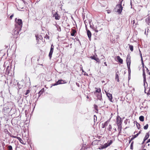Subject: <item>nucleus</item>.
<instances>
[{
  "mask_svg": "<svg viewBox=\"0 0 150 150\" xmlns=\"http://www.w3.org/2000/svg\"><path fill=\"white\" fill-rule=\"evenodd\" d=\"M131 57L129 54H128L127 56V68L129 71L130 70V67L131 64Z\"/></svg>",
  "mask_w": 150,
  "mask_h": 150,
  "instance_id": "nucleus-3",
  "label": "nucleus"
},
{
  "mask_svg": "<svg viewBox=\"0 0 150 150\" xmlns=\"http://www.w3.org/2000/svg\"><path fill=\"white\" fill-rule=\"evenodd\" d=\"M87 30V35L90 41L91 40V33L90 31L88 30Z\"/></svg>",
  "mask_w": 150,
  "mask_h": 150,
  "instance_id": "nucleus-11",
  "label": "nucleus"
},
{
  "mask_svg": "<svg viewBox=\"0 0 150 150\" xmlns=\"http://www.w3.org/2000/svg\"><path fill=\"white\" fill-rule=\"evenodd\" d=\"M90 27H91V28H92V29H94L95 28L94 27H93V25H90Z\"/></svg>",
  "mask_w": 150,
  "mask_h": 150,
  "instance_id": "nucleus-39",
  "label": "nucleus"
},
{
  "mask_svg": "<svg viewBox=\"0 0 150 150\" xmlns=\"http://www.w3.org/2000/svg\"><path fill=\"white\" fill-rule=\"evenodd\" d=\"M14 16V14H12L10 16V18L11 19H12V17L13 16Z\"/></svg>",
  "mask_w": 150,
  "mask_h": 150,
  "instance_id": "nucleus-42",
  "label": "nucleus"
},
{
  "mask_svg": "<svg viewBox=\"0 0 150 150\" xmlns=\"http://www.w3.org/2000/svg\"><path fill=\"white\" fill-rule=\"evenodd\" d=\"M45 38L47 39H49V37L48 35H46V36L45 37Z\"/></svg>",
  "mask_w": 150,
  "mask_h": 150,
  "instance_id": "nucleus-37",
  "label": "nucleus"
},
{
  "mask_svg": "<svg viewBox=\"0 0 150 150\" xmlns=\"http://www.w3.org/2000/svg\"><path fill=\"white\" fill-rule=\"evenodd\" d=\"M142 108H143V107L142 106H141V108H141V109H142Z\"/></svg>",
  "mask_w": 150,
  "mask_h": 150,
  "instance_id": "nucleus-63",
  "label": "nucleus"
},
{
  "mask_svg": "<svg viewBox=\"0 0 150 150\" xmlns=\"http://www.w3.org/2000/svg\"><path fill=\"white\" fill-rule=\"evenodd\" d=\"M137 127L138 129L140 128V125L137 123L136 124Z\"/></svg>",
  "mask_w": 150,
  "mask_h": 150,
  "instance_id": "nucleus-36",
  "label": "nucleus"
},
{
  "mask_svg": "<svg viewBox=\"0 0 150 150\" xmlns=\"http://www.w3.org/2000/svg\"><path fill=\"white\" fill-rule=\"evenodd\" d=\"M105 91L106 93V95L107 97L108 98L109 100L111 102H112V95L110 93H109L107 92L106 91Z\"/></svg>",
  "mask_w": 150,
  "mask_h": 150,
  "instance_id": "nucleus-8",
  "label": "nucleus"
},
{
  "mask_svg": "<svg viewBox=\"0 0 150 150\" xmlns=\"http://www.w3.org/2000/svg\"><path fill=\"white\" fill-rule=\"evenodd\" d=\"M117 126H118V130L120 132L121 131L122 126L121 125H117Z\"/></svg>",
  "mask_w": 150,
  "mask_h": 150,
  "instance_id": "nucleus-23",
  "label": "nucleus"
},
{
  "mask_svg": "<svg viewBox=\"0 0 150 150\" xmlns=\"http://www.w3.org/2000/svg\"><path fill=\"white\" fill-rule=\"evenodd\" d=\"M94 107L95 109L96 110V112L97 113L98 111V107L97 105H94Z\"/></svg>",
  "mask_w": 150,
  "mask_h": 150,
  "instance_id": "nucleus-22",
  "label": "nucleus"
},
{
  "mask_svg": "<svg viewBox=\"0 0 150 150\" xmlns=\"http://www.w3.org/2000/svg\"><path fill=\"white\" fill-rule=\"evenodd\" d=\"M128 71L129 72V71ZM130 72H131V71H130V70H129V74Z\"/></svg>",
  "mask_w": 150,
  "mask_h": 150,
  "instance_id": "nucleus-59",
  "label": "nucleus"
},
{
  "mask_svg": "<svg viewBox=\"0 0 150 150\" xmlns=\"http://www.w3.org/2000/svg\"><path fill=\"white\" fill-rule=\"evenodd\" d=\"M119 72L117 71L115 75V79L117 80V81L118 82L119 81L118 76Z\"/></svg>",
  "mask_w": 150,
  "mask_h": 150,
  "instance_id": "nucleus-17",
  "label": "nucleus"
},
{
  "mask_svg": "<svg viewBox=\"0 0 150 150\" xmlns=\"http://www.w3.org/2000/svg\"><path fill=\"white\" fill-rule=\"evenodd\" d=\"M148 80H149V81H150V76H149L148 78Z\"/></svg>",
  "mask_w": 150,
  "mask_h": 150,
  "instance_id": "nucleus-55",
  "label": "nucleus"
},
{
  "mask_svg": "<svg viewBox=\"0 0 150 150\" xmlns=\"http://www.w3.org/2000/svg\"><path fill=\"white\" fill-rule=\"evenodd\" d=\"M76 84L77 86H78L79 87H80V86L79 84L78 83H76Z\"/></svg>",
  "mask_w": 150,
  "mask_h": 150,
  "instance_id": "nucleus-48",
  "label": "nucleus"
},
{
  "mask_svg": "<svg viewBox=\"0 0 150 150\" xmlns=\"http://www.w3.org/2000/svg\"><path fill=\"white\" fill-rule=\"evenodd\" d=\"M123 0H119V1L120 2V4H122V2L123 1Z\"/></svg>",
  "mask_w": 150,
  "mask_h": 150,
  "instance_id": "nucleus-51",
  "label": "nucleus"
},
{
  "mask_svg": "<svg viewBox=\"0 0 150 150\" xmlns=\"http://www.w3.org/2000/svg\"><path fill=\"white\" fill-rule=\"evenodd\" d=\"M76 32V31L74 29L72 30V32L71 33V35L72 36H74L75 35V33Z\"/></svg>",
  "mask_w": 150,
  "mask_h": 150,
  "instance_id": "nucleus-18",
  "label": "nucleus"
},
{
  "mask_svg": "<svg viewBox=\"0 0 150 150\" xmlns=\"http://www.w3.org/2000/svg\"><path fill=\"white\" fill-rule=\"evenodd\" d=\"M148 127V125L147 124L144 127V129H147Z\"/></svg>",
  "mask_w": 150,
  "mask_h": 150,
  "instance_id": "nucleus-24",
  "label": "nucleus"
},
{
  "mask_svg": "<svg viewBox=\"0 0 150 150\" xmlns=\"http://www.w3.org/2000/svg\"><path fill=\"white\" fill-rule=\"evenodd\" d=\"M149 132L147 133H146V134L144 138L143 141L142 143V144H143L145 142V141L149 137Z\"/></svg>",
  "mask_w": 150,
  "mask_h": 150,
  "instance_id": "nucleus-10",
  "label": "nucleus"
},
{
  "mask_svg": "<svg viewBox=\"0 0 150 150\" xmlns=\"http://www.w3.org/2000/svg\"><path fill=\"white\" fill-rule=\"evenodd\" d=\"M64 81L62 80H59L56 83L53 85V86H55L59 84H62L64 83Z\"/></svg>",
  "mask_w": 150,
  "mask_h": 150,
  "instance_id": "nucleus-9",
  "label": "nucleus"
},
{
  "mask_svg": "<svg viewBox=\"0 0 150 150\" xmlns=\"http://www.w3.org/2000/svg\"><path fill=\"white\" fill-rule=\"evenodd\" d=\"M53 16L55 17V19L57 20H59L60 18V16H58V14L57 12L53 14Z\"/></svg>",
  "mask_w": 150,
  "mask_h": 150,
  "instance_id": "nucleus-12",
  "label": "nucleus"
},
{
  "mask_svg": "<svg viewBox=\"0 0 150 150\" xmlns=\"http://www.w3.org/2000/svg\"><path fill=\"white\" fill-rule=\"evenodd\" d=\"M4 132L6 134H8L9 133L8 130L6 129H5L4 130Z\"/></svg>",
  "mask_w": 150,
  "mask_h": 150,
  "instance_id": "nucleus-35",
  "label": "nucleus"
},
{
  "mask_svg": "<svg viewBox=\"0 0 150 150\" xmlns=\"http://www.w3.org/2000/svg\"><path fill=\"white\" fill-rule=\"evenodd\" d=\"M90 58L91 59H94L95 60V59L96 58V57L95 56H91V57H90Z\"/></svg>",
  "mask_w": 150,
  "mask_h": 150,
  "instance_id": "nucleus-31",
  "label": "nucleus"
},
{
  "mask_svg": "<svg viewBox=\"0 0 150 150\" xmlns=\"http://www.w3.org/2000/svg\"><path fill=\"white\" fill-rule=\"evenodd\" d=\"M104 64L106 66H107V64L105 62L104 63Z\"/></svg>",
  "mask_w": 150,
  "mask_h": 150,
  "instance_id": "nucleus-56",
  "label": "nucleus"
},
{
  "mask_svg": "<svg viewBox=\"0 0 150 150\" xmlns=\"http://www.w3.org/2000/svg\"><path fill=\"white\" fill-rule=\"evenodd\" d=\"M139 54H140V57H141V59L142 58V53H141V51L139 49Z\"/></svg>",
  "mask_w": 150,
  "mask_h": 150,
  "instance_id": "nucleus-32",
  "label": "nucleus"
},
{
  "mask_svg": "<svg viewBox=\"0 0 150 150\" xmlns=\"http://www.w3.org/2000/svg\"><path fill=\"white\" fill-rule=\"evenodd\" d=\"M29 92V90H27L26 91V93H25V95H27L28 93Z\"/></svg>",
  "mask_w": 150,
  "mask_h": 150,
  "instance_id": "nucleus-41",
  "label": "nucleus"
},
{
  "mask_svg": "<svg viewBox=\"0 0 150 150\" xmlns=\"http://www.w3.org/2000/svg\"><path fill=\"white\" fill-rule=\"evenodd\" d=\"M112 143V140H110V141L108 143L109 146Z\"/></svg>",
  "mask_w": 150,
  "mask_h": 150,
  "instance_id": "nucleus-40",
  "label": "nucleus"
},
{
  "mask_svg": "<svg viewBox=\"0 0 150 150\" xmlns=\"http://www.w3.org/2000/svg\"><path fill=\"white\" fill-rule=\"evenodd\" d=\"M116 8H117V12L118 13H121L122 10V6L121 4H119L117 5L116 6Z\"/></svg>",
  "mask_w": 150,
  "mask_h": 150,
  "instance_id": "nucleus-4",
  "label": "nucleus"
},
{
  "mask_svg": "<svg viewBox=\"0 0 150 150\" xmlns=\"http://www.w3.org/2000/svg\"><path fill=\"white\" fill-rule=\"evenodd\" d=\"M130 5L131 6V8H132V3L131 0H130Z\"/></svg>",
  "mask_w": 150,
  "mask_h": 150,
  "instance_id": "nucleus-46",
  "label": "nucleus"
},
{
  "mask_svg": "<svg viewBox=\"0 0 150 150\" xmlns=\"http://www.w3.org/2000/svg\"><path fill=\"white\" fill-rule=\"evenodd\" d=\"M144 71H145V70L144 68H143V72Z\"/></svg>",
  "mask_w": 150,
  "mask_h": 150,
  "instance_id": "nucleus-57",
  "label": "nucleus"
},
{
  "mask_svg": "<svg viewBox=\"0 0 150 150\" xmlns=\"http://www.w3.org/2000/svg\"><path fill=\"white\" fill-rule=\"evenodd\" d=\"M17 139L19 141V142L21 143L24 145L25 144V142H24L23 141L20 137H17Z\"/></svg>",
  "mask_w": 150,
  "mask_h": 150,
  "instance_id": "nucleus-16",
  "label": "nucleus"
},
{
  "mask_svg": "<svg viewBox=\"0 0 150 150\" xmlns=\"http://www.w3.org/2000/svg\"><path fill=\"white\" fill-rule=\"evenodd\" d=\"M117 59L120 63L122 64L123 63V60L120 58L119 56H117Z\"/></svg>",
  "mask_w": 150,
  "mask_h": 150,
  "instance_id": "nucleus-14",
  "label": "nucleus"
},
{
  "mask_svg": "<svg viewBox=\"0 0 150 150\" xmlns=\"http://www.w3.org/2000/svg\"><path fill=\"white\" fill-rule=\"evenodd\" d=\"M96 92H97L100 93L99 94V95H98L97 96V98L99 100H101L102 99V97L101 96V93H100L101 92V90L100 88H96Z\"/></svg>",
  "mask_w": 150,
  "mask_h": 150,
  "instance_id": "nucleus-5",
  "label": "nucleus"
},
{
  "mask_svg": "<svg viewBox=\"0 0 150 150\" xmlns=\"http://www.w3.org/2000/svg\"><path fill=\"white\" fill-rule=\"evenodd\" d=\"M104 146V147L106 148H107V147H108V146H109V145H108V143H105V144L104 145H103Z\"/></svg>",
  "mask_w": 150,
  "mask_h": 150,
  "instance_id": "nucleus-28",
  "label": "nucleus"
},
{
  "mask_svg": "<svg viewBox=\"0 0 150 150\" xmlns=\"http://www.w3.org/2000/svg\"><path fill=\"white\" fill-rule=\"evenodd\" d=\"M116 122L117 125H121L122 123L121 118L119 116L117 117Z\"/></svg>",
  "mask_w": 150,
  "mask_h": 150,
  "instance_id": "nucleus-7",
  "label": "nucleus"
},
{
  "mask_svg": "<svg viewBox=\"0 0 150 150\" xmlns=\"http://www.w3.org/2000/svg\"><path fill=\"white\" fill-rule=\"evenodd\" d=\"M134 138H134V137H132L131 138V140H133Z\"/></svg>",
  "mask_w": 150,
  "mask_h": 150,
  "instance_id": "nucleus-50",
  "label": "nucleus"
},
{
  "mask_svg": "<svg viewBox=\"0 0 150 150\" xmlns=\"http://www.w3.org/2000/svg\"><path fill=\"white\" fill-rule=\"evenodd\" d=\"M11 137H12L13 138H17V137H16L15 136H11Z\"/></svg>",
  "mask_w": 150,
  "mask_h": 150,
  "instance_id": "nucleus-49",
  "label": "nucleus"
},
{
  "mask_svg": "<svg viewBox=\"0 0 150 150\" xmlns=\"http://www.w3.org/2000/svg\"><path fill=\"white\" fill-rule=\"evenodd\" d=\"M89 24L90 25H91V20H89Z\"/></svg>",
  "mask_w": 150,
  "mask_h": 150,
  "instance_id": "nucleus-44",
  "label": "nucleus"
},
{
  "mask_svg": "<svg viewBox=\"0 0 150 150\" xmlns=\"http://www.w3.org/2000/svg\"><path fill=\"white\" fill-rule=\"evenodd\" d=\"M95 60H96L97 62H100V59L98 58H96Z\"/></svg>",
  "mask_w": 150,
  "mask_h": 150,
  "instance_id": "nucleus-34",
  "label": "nucleus"
},
{
  "mask_svg": "<svg viewBox=\"0 0 150 150\" xmlns=\"http://www.w3.org/2000/svg\"><path fill=\"white\" fill-rule=\"evenodd\" d=\"M145 21L148 25H149V24L150 23V17L149 16L146 19Z\"/></svg>",
  "mask_w": 150,
  "mask_h": 150,
  "instance_id": "nucleus-15",
  "label": "nucleus"
},
{
  "mask_svg": "<svg viewBox=\"0 0 150 150\" xmlns=\"http://www.w3.org/2000/svg\"><path fill=\"white\" fill-rule=\"evenodd\" d=\"M143 150H146V149H144Z\"/></svg>",
  "mask_w": 150,
  "mask_h": 150,
  "instance_id": "nucleus-64",
  "label": "nucleus"
},
{
  "mask_svg": "<svg viewBox=\"0 0 150 150\" xmlns=\"http://www.w3.org/2000/svg\"><path fill=\"white\" fill-rule=\"evenodd\" d=\"M145 68H146L147 73L149 74V75H150V72L149 71L148 68L146 67H145Z\"/></svg>",
  "mask_w": 150,
  "mask_h": 150,
  "instance_id": "nucleus-27",
  "label": "nucleus"
},
{
  "mask_svg": "<svg viewBox=\"0 0 150 150\" xmlns=\"http://www.w3.org/2000/svg\"><path fill=\"white\" fill-rule=\"evenodd\" d=\"M104 82H105V81H102V83H104Z\"/></svg>",
  "mask_w": 150,
  "mask_h": 150,
  "instance_id": "nucleus-62",
  "label": "nucleus"
},
{
  "mask_svg": "<svg viewBox=\"0 0 150 150\" xmlns=\"http://www.w3.org/2000/svg\"><path fill=\"white\" fill-rule=\"evenodd\" d=\"M35 37L37 40H42V36L40 35H35Z\"/></svg>",
  "mask_w": 150,
  "mask_h": 150,
  "instance_id": "nucleus-13",
  "label": "nucleus"
},
{
  "mask_svg": "<svg viewBox=\"0 0 150 150\" xmlns=\"http://www.w3.org/2000/svg\"><path fill=\"white\" fill-rule=\"evenodd\" d=\"M129 45V48L131 52H132L133 50V45Z\"/></svg>",
  "mask_w": 150,
  "mask_h": 150,
  "instance_id": "nucleus-20",
  "label": "nucleus"
},
{
  "mask_svg": "<svg viewBox=\"0 0 150 150\" xmlns=\"http://www.w3.org/2000/svg\"><path fill=\"white\" fill-rule=\"evenodd\" d=\"M112 129V126L111 125H110L109 126L108 130L110 131L111 129Z\"/></svg>",
  "mask_w": 150,
  "mask_h": 150,
  "instance_id": "nucleus-38",
  "label": "nucleus"
},
{
  "mask_svg": "<svg viewBox=\"0 0 150 150\" xmlns=\"http://www.w3.org/2000/svg\"><path fill=\"white\" fill-rule=\"evenodd\" d=\"M8 150H13L12 147L11 145L8 146Z\"/></svg>",
  "mask_w": 150,
  "mask_h": 150,
  "instance_id": "nucleus-25",
  "label": "nucleus"
},
{
  "mask_svg": "<svg viewBox=\"0 0 150 150\" xmlns=\"http://www.w3.org/2000/svg\"><path fill=\"white\" fill-rule=\"evenodd\" d=\"M9 66H7L6 68V73H7L8 74L9 73Z\"/></svg>",
  "mask_w": 150,
  "mask_h": 150,
  "instance_id": "nucleus-29",
  "label": "nucleus"
},
{
  "mask_svg": "<svg viewBox=\"0 0 150 150\" xmlns=\"http://www.w3.org/2000/svg\"><path fill=\"white\" fill-rule=\"evenodd\" d=\"M85 25H86V30L87 29V26H86V23H85Z\"/></svg>",
  "mask_w": 150,
  "mask_h": 150,
  "instance_id": "nucleus-60",
  "label": "nucleus"
},
{
  "mask_svg": "<svg viewBox=\"0 0 150 150\" xmlns=\"http://www.w3.org/2000/svg\"><path fill=\"white\" fill-rule=\"evenodd\" d=\"M43 93V91H42V90L40 91L39 92V97Z\"/></svg>",
  "mask_w": 150,
  "mask_h": 150,
  "instance_id": "nucleus-33",
  "label": "nucleus"
},
{
  "mask_svg": "<svg viewBox=\"0 0 150 150\" xmlns=\"http://www.w3.org/2000/svg\"><path fill=\"white\" fill-rule=\"evenodd\" d=\"M141 61H142V67L143 68H144V62H143V58H142L141 59Z\"/></svg>",
  "mask_w": 150,
  "mask_h": 150,
  "instance_id": "nucleus-26",
  "label": "nucleus"
},
{
  "mask_svg": "<svg viewBox=\"0 0 150 150\" xmlns=\"http://www.w3.org/2000/svg\"><path fill=\"white\" fill-rule=\"evenodd\" d=\"M93 30L95 31V32H96L97 33L98 32V30L96 28H95Z\"/></svg>",
  "mask_w": 150,
  "mask_h": 150,
  "instance_id": "nucleus-45",
  "label": "nucleus"
},
{
  "mask_svg": "<svg viewBox=\"0 0 150 150\" xmlns=\"http://www.w3.org/2000/svg\"><path fill=\"white\" fill-rule=\"evenodd\" d=\"M132 140H130L129 142V143H130Z\"/></svg>",
  "mask_w": 150,
  "mask_h": 150,
  "instance_id": "nucleus-61",
  "label": "nucleus"
},
{
  "mask_svg": "<svg viewBox=\"0 0 150 150\" xmlns=\"http://www.w3.org/2000/svg\"><path fill=\"white\" fill-rule=\"evenodd\" d=\"M82 72L86 73V72H85L83 69H82Z\"/></svg>",
  "mask_w": 150,
  "mask_h": 150,
  "instance_id": "nucleus-54",
  "label": "nucleus"
},
{
  "mask_svg": "<svg viewBox=\"0 0 150 150\" xmlns=\"http://www.w3.org/2000/svg\"><path fill=\"white\" fill-rule=\"evenodd\" d=\"M54 48V46L53 45H52L51 46V48H50V51L49 52V56L50 59H51V58L52 57V53H53V52Z\"/></svg>",
  "mask_w": 150,
  "mask_h": 150,
  "instance_id": "nucleus-6",
  "label": "nucleus"
},
{
  "mask_svg": "<svg viewBox=\"0 0 150 150\" xmlns=\"http://www.w3.org/2000/svg\"><path fill=\"white\" fill-rule=\"evenodd\" d=\"M144 117L143 116H141L139 117V120L142 122H143L144 121Z\"/></svg>",
  "mask_w": 150,
  "mask_h": 150,
  "instance_id": "nucleus-21",
  "label": "nucleus"
},
{
  "mask_svg": "<svg viewBox=\"0 0 150 150\" xmlns=\"http://www.w3.org/2000/svg\"><path fill=\"white\" fill-rule=\"evenodd\" d=\"M108 123L107 121H106L104 122V124H102V128H104L106 126L108 125Z\"/></svg>",
  "mask_w": 150,
  "mask_h": 150,
  "instance_id": "nucleus-19",
  "label": "nucleus"
},
{
  "mask_svg": "<svg viewBox=\"0 0 150 150\" xmlns=\"http://www.w3.org/2000/svg\"><path fill=\"white\" fill-rule=\"evenodd\" d=\"M101 149H105V147H104V146L103 145L102 146H101Z\"/></svg>",
  "mask_w": 150,
  "mask_h": 150,
  "instance_id": "nucleus-47",
  "label": "nucleus"
},
{
  "mask_svg": "<svg viewBox=\"0 0 150 150\" xmlns=\"http://www.w3.org/2000/svg\"><path fill=\"white\" fill-rule=\"evenodd\" d=\"M15 21L16 23L15 24L16 27V28L17 26H18V30L15 31V33H16L17 34H18L19 32L21 29V28L22 27V21L21 19H18L17 21V18L15 19Z\"/></svg>",
  "mask_w": 150,
  "mask_h": 150,
  "instance_id": "nucleus-1",
  "label": "nucleus"
},
{
  "mask_svg": "<svg viewBox=\"0 0 150 150\" xmlns=\"http://www.w3.org/2000/svg\"><path fill=\"white\" fill-rule=\"evenodd\" d=\"M2 96V91L0 92V97Z\"/></svg>",
  "mask_w": 150,
  "mask_h": 150,
  "instance_id": "nucleus-52",
  "label": "nucleus"
},
{
  "mask_svg": "<svg viewBox=\"0 0 150 150\" xmlns=\"http://www.w3.org/2000/svg\"><path fill=\"white\" fill-rule=\"evenodd\" d=\"M138 136V134H136L135 135H134L133 136V137L135 138L137 137Z\"/></svg>",
  "mask_w": 150,
  "mask_h": 150,
  "instance_id": "nucleus-43",
  "label": "nucleus"
},
{
  "mask_svg": "<svg viewBox=\"0 0 150 150\" xmlns=\"http://www.w3.org/2000/svg\"><path fill=\"white\" fill-rule=\"evenodd\" d=\"M133 142H132L131 144V145H130V149H133Z\"/></svg>",
  "mask_w": 150,
  "mask_h": 150,
  "instance_id": "nucleus-30",
  "label": "nucleus"
},
{
  "mask_svg": "<svg viewBox=\"0 0 150 150\" xmlns=\"http://www.w3.org/2000/svg\"><path fill=\"white\" fill-rule=\"evenodd\" d=\"M140 133H141V132L140 131H139V132L137 134H138V135H139Z\"/></svg>",
  "mask_w": 150,
  "mask_h": 150,
  "instance_id": "nucleus-58",
  "label": "nucleus"
},
{
  "mask_svg": "<svg viewBox=\"0 0 150 150\" xmlns=\"http://www.w3.org/2000/svg\"><path fill=\"white\" fill-rule=\"evenodd\" d=\"M143 77L144 79V87L145 88V91L146 89V87H147L148 84L146 81L145 71H144L143 72Z\"/></svg>",
  "mask_w": 150,
  "mask_h": 150,
  "instance_id": "nucleus-2",
  "label": "nucleus"
},
{
  "mask_svg": "<svg viewBox=\"0 0 150 150\" xmlns=\"http://www.w3.org/2000/svg\"><path fill=\"white\" fill-rule=\"evenodd\" d=\"M150 142V141H149V139H148L147 141L146 142V143H147L149 142Z\"/></svg>",
  "mask_w": 150,
  "mask_h": 150,
  "instance_id": "nucleus-53",
  "label": "nucleus"
}]
</instances>
